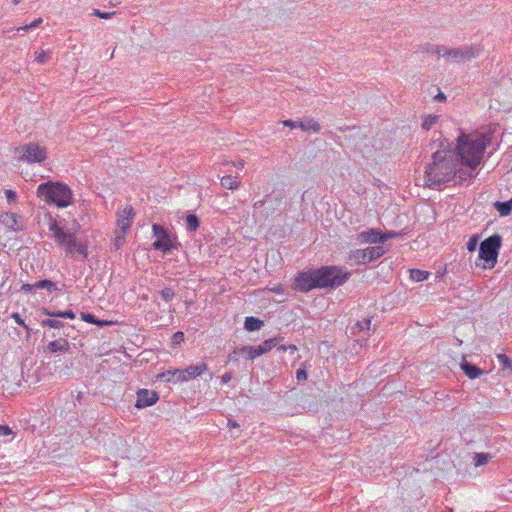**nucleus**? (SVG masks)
<instances>
[{"label":"nucleus","instance_id":"1","mask_svg":"<svg viewBox=\"0 0 512 512\" xmlns=\"http://www.w3.org/2000/svg\"><path fill=\"white\" fill-rule=\"evenodd\" d=\"M490 142L491 137L485 133H462L454 150L447 141L446 144L441 142L440 148L432 154V162L425 168V184L439 188L455 178L466 181L476 177V169Z\"/></svg>","mask_w":512,"mask_h":512},{"label":"nucleus","instance_id":"2","mask_svg":"<svg viewBox=\"0 0 512 512\" xmlns=\"http://www.w3.org/2000/svg\"><path fill=\"white\" fill-rule=\"evenodd\" d=\"M351 272L339 266H323L318 269L300 272L295 278L293 288L299 292H308L315 288H336L343 285Z\"/></svg>","mask_w":512,"mask_h":512},{"label":"nucleus","instance_id":"3","mask_svg":"<svg viewBox=\"0 0 512 512\" xmlns=\"http://www.w3.org/2000/svg\"><path fill=\"white\" fill-rule=\"evenodd\" d=\"M37 195L48 204L58 208H65L72 203L73 194L71 189L59 181H47L37 188Z\"/></svg>","mask_w":512,"mask_h":512},{"label":"nucleus","instance_id":"4","mask_svg":"<svg viewBox=\"0 0 512 512\" xmlns=\"http://www.w3.org/2000/svg\"><path fill=\"white\" fill-rule=\"evenodd\" d=\"M285 194L283 190H274L267 194L263 200L253 205V218L255 222L272 221L281 211Z\"/></svg>","mask_w":512,"mask_h":512},{"label":"nucleus","instance_id":"5","mask_svg":"<svg viewBox=\"0 0 512 512\" xmlns=\"http://www.w3.org/2000/svg\"><path fill=\"white\" fill-rule=\"evenodd\" d=\"M502 245V237L494 234L479 245V260L483 261V269H493L497 263L499 250Z\"/></svg>","mask_w":512,"mask_h":512},{"label":"nucleus","instance_id":"6","mask_svg":"<svg viewBox=\"0 0 512 512\" xmlns=\"http://www.w3.org/2000/svg\"><path fill=\"white\" fill-rule=\"evenodd\" d=\"M49 230L56 241L65 247L67 252H77L82 255L83 258H87V246L78 241L74 233L64 231L63 226H49Z\"/></svg>","mask_w":512,"mask_h":512},{"label":"nucleus","instance_id":"7","mask_svg":"<svg viewBox=\"0 0 512 512\" xmlns=\"http://www.w3.org/2000/svg\"><path fill=\"white\" fill-rule=\"evenodd\" d=\"M155 241L153 248L163 253H169L177 247V237L167 226H152Z\"/></svg>","mask_w":512,"mask_h":512},{"label":"nucleus","instance_id":"8","mask_svg":"<svg viewBox=\"0 0 512 512\" xmlns=\"http://www.w3.org/2000/svg\"><path fill=\"white\" fill-rule=\"evenodd\" d=\"M386 252L387 249L384 246H373L362 250L358 249L349 254L348 262L357 265L366 264L380 258Z\"/></svg>","mask_w":512,"mask_h":512},{"label":"nucleus","instance_id":"9","mask_svg":"<svg viewBox=\"0 0 512 512\" xmlns=\"http://www.w3.org/2000/svg\"><path fill=\"white\" fill-rule=\"evenodd\" d=\"M17 151L20 153L19 159L28 163H41L47 158L46 149L33 142L21 145Z\"/></svg>","mask_w":512,"mask_h":512},{"label":"nucleus","instance_id":"10","mask_svg":"<svg viewBox=\"0 0 512 512\" xmlns=\"http://www.w3.org/2000/svg\"><path fill=\"white\" fill-rule=\"evenodd\" d=\"M481 48L478 45H464L458 48H447L445 57L451 58L453 62L461 63L470 61L480 55Z\"/></svg>","mask_w":512,"mask_h":512},{"label":"nucleus","instance_id":"11","mask_svg":"<svg viewBox=\"0 0 512 512\" xmlns=\"http://www.w3.org/2000/svg\"><path fill=\"white\" fill-rule=\"evenodd\" d=\"M398 236V233L396 232H381L377 229H371L367 232H362L360 234V240L361 242H368V243H384L388 239L395 238Z\"/></svg>","mask_w":512,"mask_h":512},{"label":"nucleus","instance_id":"12","mask_svg":"<svg viewBox=\"0 0 512 512\" xmlns=\"http://www.w3.org/2000/svg\"><path fill=\"white\" fill-rule=\"evenodd\" d=\"M159 399L157 392L148 389H139L137 391V400L135 407L142 409L148 406H152Z\"/></svg>","mask_w":512,"mask_h":512},{"label":"nucleus","instance_id":"13","mask_svg":"<svg viewBox=\"0 0 512 512\" xmlns=\"http://www.w3.org/2000/svg\"><path fill=\"white\" fill-rule=\"evenodd\" d=\"M36 289H46L48 291H53V290H57V285H56V283H54L51 280L44 279V280L37 281L34 284H29V283L23 284L21 287V290L26 291V292H31Z\"/></svg>","mask_w":512,"mask_h":512},{"label":"nucleus","instance_id":"14","mask_svg":"<svg viewBox=\"0 0 512 512\" xmlns=\"http://www.w3.org/2000/svg\"><path fill=\"white\" fill-rule=\"evenodd\" d=\"M461 369L470 379H476L482 374H484V370L466 361L465 359L461 363Z\"/></svg>","mask_w":512,"mask_h":512},{"label":"nucleus","instance_id":"15","mask_svg":"<svg viewBox=\"0 0 512 512\" xmlns=\"http://www.w3.org/2000/svg\"><path fill=\"white\" fill-rule=\"evenodd\" d=\"M117 224H126V222H132L135 217L134 209L131 205H126L122 210L117 212Z\"/></svg>","mask_w":512,"mask_h":512},{"label":"nucleus","instance_id":"16","mask_svg":"<svg viewBox=\"0 0 512 512\" xmlns=\"http://www.w3.org/2000/svg\"><path fill=\"white\" fill-rule=\"evenodd\" d=\"M208 369V366L205 363H200L197 365H190L186 369H184V372L186 374V379L195 378L197 376H200L203 372H205Z\"/></svg>","mask_w":512,"mask_h":512},{"label":"nucleus","instance_id":"17","mask_svg":"<svg viewBox=\"0 0 512 512\" xmlns=\"http://www.w3.org/2000/svg\"><path fill=\"white\" fill-rule=\"evenodd\" d=\"M69 349V343L66 339H60L50 342L47 345V350L56 353V352H66Z\"/></svg>","mask_w":512,"mask_h":512},{"label":"nucleus","instance_id":"18","mask_svg":"<svg viewBox=\"0 0 512 512\" xmlns=\"http://www.w3.org/2000/svg\"><path fill=\"white\" fill-rule=\"evenodd\" d=\"M129 227L130 226H121L120 229L115 231V238L113 242L115 250H118L125 242V235Z\"/></svg>","mask_w":512,"mask_h":512},{"label":"nucleus","instance_id":"19","mask_svg":"<svg viewBox=\"0 0 512 512\" xmlns=\"http://www.w3.org/2000/svg\"><path fill=\"white\" fill-rule=\"evenodd\" d=\"M298 127L301 128L303 131L311 130L313 132H319L321 128L320 124L313 119L298 121Z\"/></svg>","mask_w":512,"mask_h":512},{"label":"nucleus","instance_id":"20","mask_svg":"<svg viewBox=\"0 0 512 512\" xmlns=\"http://www.w3.org/2000/svg\"><path fill=\"white\" fill-rule=\"evenodd\" d=\"M42 313L50 316V317H59V318H68V319H74L75 313L72 310H66V311H50L46 308L42 309Z\"/></svg>","mask_w":512,"mask_h":512},{"label":"nucleus","instance_id":"21","mask_svg":"<svg viewBox=\"0 0 512 512\" xmlns=\"http://www.w3.org/2000/svg\"><path fill=\"white\" fill-rule=\"evenodd\" d=\"M263 325L264 323L262 320L253 316L247 317L244 322V328L248 331L259 330Z\"/></svg>","mask_w":512,"mask_h":512},{"label":"nucleus","instance_id":"22","mask_svg":"<svg viewBox=\"0 0 512 512\" xmlns=\"http://www.w3.org/2000/svg\"><path fill=\"white\" fill-rule=\"evenodd\" d=\"M494 207L502 216L509 215L512 211V198L508 201L500 202L496 201Z\"/></svg>","mask_w":512,"mask_h":512},{"label":"nucleus","instance_id":"23","mask_svg":"<svg viewBox=\"0 0 512 512\" xmlns=\"http://www.w3.org/2000/svg\"><path fill=\"white\" fill-rule=\"evenodd\" d=\"M239 183L240 182L237 180L236 176L226 175L221 178V185H222V187H224L226 189H230V190L237 189L239 186Z\"/></svg>","mask_w":512,"mask_h":512},{"label":"nucleus","instance_id":"24","mask_svg":"<svg viewBox=\"0 0 512 512\" xmlns=\"http://www.w3.org/2000/svg\"><path fill=\"white\" fill-rule=\"evenodd\" d=\"M255 346H243L240 348H235L233 350V354H242L249 360H254L257 358V355H254Z\"/></svg>","mask_w":512,"mask_h":512},{"label":"nucleus","instance_id":"25","mask_svg":"<svg viewBox=\"0 0 512 512\" xmlns=\"http://www.w3.org/2000/svg\"><path fill=\"white\" fill-rule=\"evenodd\" d=\"M81 318L83 321L87 322V323H90V324H95L99 327H104L105 325H108L109 323L107 321H103V320H99L95 317V315L91 314V313H85V312H82L81 313Z\"/></svg>","mask_w":512,"mask_h":512},{"label":"nucleus","instance_id":"26","mask_svg":"<svg viewBox=\"0 0 512 512\" xmlns=\"http://www.w3.org/2000/svg\"><path fill=\"white\" fill-rule=\"evenodd\" d=\"M497 359L503 370H508V375L512 374V360L506 354H497Z\"/></svg>","mask_w":512,"mask_h":512},{"label":"nucleus","instance_id":"27","mask_svg":"<svg viewBox=\"0 0 512 512\" xmlns=\"http://www.w3.org/2000/svg\"><path fill=\"white\" fill-rule=\"evenodd\" d=\"M283 340L282 337H274L265 340L260 345L262 346L265 353L269 352L273 347H276Z\"/></svg>","mask_w":512,"mask_h":512},{"label":"nucleus","instance_id":"28","mask_svg":"<svg viewBox=\"0 0 512 512\" xmlns=\"http://www.w3.org/2000/svg\"><path fill=\"white\" fill-rule=\"evenodd\" d=\"M446 49H447V47H445V46L427 44L426 48H425V51L427 53L432 54V55H437V56L445 57Z\"/></svg>","mask_w":512,"mask_h":512},{"label":"nucleus","instance_id":"29","mask_svg":"<svg viewBox=\"0 0 512 512\" xmlns=\"http://www.w3.org/2000/svg\"><path fill=\"white\" fill-rule=\"evenodd\" d=\"M429 273L427 271H422L419 269H411L410 270V277L413 281L421 282L428 278Z\"/></svg>","mask_w":512,"mask_h":512},{"label":"nucleus","instance_id":"30","mask_svg":"<svg viewBox=\"0 0 512 512\" xmlns=\"http://www.w3.org/2000/svg\"><path fill=\"white\" fill-rule=\"evenodd\" d=\"M438 116L428 115L423 118L422 128L426 131L430 130L431 127L437 122Z\"/></svg>","mask_w":512,"mask_h":512},{"label":"nucleus","instance_id":"31","mask_svg":"<svg viewBox=\"0 0 512 512\" xmlns=\"http://www.w3.org/2000/svg\"><path fill=\"white\" fill-rule=\"evenodd\" d=\"M490 458L491 456L488 453H476L474 456L475 466L479 467L485 465Z\"/></svg>","mask_w":512,"mask_h":512},{"label":"nucleus","instance_id":"32","mask_svg":"<svg viewBox=\"0 0 512 512\" xmlns=\"http://www.w3.org/2000/svg\"><path fill=\"white\" fill-rule=\"evenodd\" d=\"M41 326L59 329L64 326V323L62 321H58V320H54V319H43L41 321Z\"/></svg>","mask_w":512,"mask_h":512},{"label":"nucleus","instance_id":"33","mask_svg":"<svg viewBox=\"0 0 512 512\" xmlns=\"http://www.w3.org/2000/svg\"><path fill=\"white\" fill-rule=\"evenodd\" d=\"M172 377H174V383L187 381L184 369L173 370Z\"/></svg>","mask_w":512,"mask_h":512},{"label":"nucleus","instance_id":"34","mask_svg":"<svg viewBox=\"0 0 512 512\" xmlns=\"http://www.w3.org/2000/svg\"><path fill=\"white\" fill-rule=\"evenodd\" d=\"M479 242V235L475 234L472 235L467 243V249L470 252H473L476 250Z\"/></svg>","mask_w":512,"mask_h":512},{"label":"nucleus","instance_id":"35","mask_svg":"<svg viewBox=\"0 0 512 512\" xmlns=\"http://www.w3.org/2000/svg\"><path fill=\"white\" fill-rule=\"evenodd\" d=\"M161 297L163 298L164 301L166 302H169L173 299V297L175 296V292L173 291V289L171 288H164L161 292Z\"/></svg>","mask_w":512,"mask_h":512},{"label":"nucleus","instance_id":"36","mask_svg":"<svg viewBox=\"0 0 512 512\" xmlns=\"http://www.w3.org/2000/svg\"><path fill=\"white\" fill-rule=\"evenodd\" d=\"M116 12H102L99 9H94L92 15L97 16L101 19H110Z\"/></svg>","mask_w":512,"mask_h":512},{"label":"nucleus","instance_id":"37","mask_svg":"<svg viewBox=\"0 0 512 512\" xmlns=\"http://www.w3.org/2000/svg\"><path fill=\"white\" fill-rule=\"evenodd\" d=\"M0 222H2L3 224L8 223V222H12L13 224H16L17 223L16 215L13 213H7L4 216H1Z\"/></svg>","mask_w":512,"mask_h":512},{"label":"nucleus","instance_id":"38","mask_svg":"<svg viewBox=\"0 0 512 512\" xmlns=\"http://www.w3.org/2000/svg\"><path fill=\"white\" fill-rule=\"evenodd\" d=\"M172 373H173V370H167V371L161 373L158 377L164 378L165 381H167V382H173L174 377H172Z\"/></svg>","mask_w":512,"mask_h":512},{"label":"nucleus","instance_id":"39","mask_svg":"<svg viewBox=\"0 0 512 512\" xmlns=\"http://www.w3.org/2000/svg\"><path fill=\"white\" fill-rule=\"evenodd\" d=\"M186 224H199V219L195 214H186Z\"/></svg>","mask_w":512,"mask_h":512},{"label":"nucleus","instance_id":"40","mask_svg":"<svg viewBox=\"0 0 512 512\" xmlns=\"http://www.w3.org/2000/svg\"><path fill=\"white\" fill-rule=\"evenodd\" d=\"M12 318L15 320V322L18 325H20V326H22V327H24L25 329L28 330L27 325L25 324L24 320L21 318V316L18 313H13L12 314Z\"/></svg>","mask_w":512,"mask_h":512},{"label":"nucleus","instance_id":"41","mask_svg":"<svg viewBox=\"0 0 512 512\" xmlns=\"http://www.w3.org/2000/svg\"><path fill=\"white\" fill-rule=\"evenodd\" d=\"M357 325L360 327L361 330H370L371 318H366L364 319L363 322H358Z\"/></svg>","mask_w":512,"mask_h":512},{"label":"nucleus","instance_id":"42","mask_svg":"<svg viewBox=\"0 0 512 512\" xmlns=\"http://www.w3.org/2000/svg\"><path fill=\"white\" fill-rule=\"evenodd\" d=\"M48 59H49V54L45 51H41L36 57V60L39 63H45Z\"/></svg>","mask_w":512,"mask_h":512},{"label":"nucleus","instance_id":"43","mask_svg":"<svg viewBox=\"0 0 512 512\" xmlns=\"http://www.w3.org/2000/svg\"><path fill=\"white\" fill-rule=\"evenodd\" d=\"M5 195L9 203L14 202L17 198L16 193L10 189L5 190Z\"/></svg>","mask_w":512,"mask_h":512},{"label":"nucleus","instance_id":"44","mask_svg":"<svg viewBox=\"0 0 512 512\" xmlns=\"http://www.w3.org/2000/svg\"><path fill=\"white\" fill-rule=\"evenodd\" d=\"M296 378L298 381L307 379V372L304 369H298L296 372Z\"/></svg>","mask_w":512,"mask_h":512},{"label":"nucleus","instance_id":"45","mask_svg":"<svg viewBox=\"0 0 512 512\" xmlns=\"http://www.w3.org/2000/svg\"><path fill=\"white\" fill-rule=\"evenodd\" d=\"M12 434V430L6 425H0V436H7Z\"/></svg>","mask_w":512,"mask_h":512},{"label":"nucleus","instance_id":"46","mask_svg":"<svg viewBox=\"0 0 512 512\" xmlns=\"http://www.w3.org/2000/svg\"><path fill=\"white\" fill-rule=\"evenodd\" d=\"M184 340V333L181 331H178L173 336L174 343H180Z\"/></svg>","mask_w":512,"mask_h":512},{"label":"nucleus","instance_id":"47","mask_svg":"<svg viewBox=\"0 0 512 512\" xmlns=\"http://www.w3.org/2000/svg\"><path fill=\"white\" fill-rule=\"evenodd\" d=\"M282 123L284 126L292 128V129L298 127V121L284 120Z\"/></svg>","mask_w":512,"mask_h":512},{"label":"nucleus","instance_id":"48","mask_svg":"<svg viewBox=\"0 0 512 512\" xmlns=\"http://www.w3.org/2000/svg\"><path fill=\"white\" fill-rule=\"evenodd\" d=\"M232 377H233V375L231 372H226L225 374H223L221 376V382L226 384L231 381Z\"/></svg>","mask_w":512,"mask_h":512},{"label":"nucleus","instance_id":"49","mask_svg":"<svg viewBox=\"0 0 512 512\" xmlns=\"http://www.w3.org/2000/svg\"><path fill=\"white\" fill-rule=\"evenodd\" d=\"M263 354H265V352H264L262 346L261 345L255 346L254 355H257V357H259Z\"/></svg>","mask_w":512,"mask_h":512},{"label":"nucleus","instance_id":"50","mask_svg":"<svg viewBox=\"0 0 512 512\" xmlns=\"http://www.w3.org/2000/svg\"><path fill=\"white\" fill-rule=\"evenodd\" d=\"M42 21H43L42 18H38L30 23V27H32V29L36 28L42 23Z\"/></svg>","mask_w":512,"mask_h":512},{"label":"nucleus","instance_id":"51","mask_svg":"<svg viewBox=\"0 0 512 512\" xmlns=\"http://www.w3.org/2000/svg\"><path fill=\"white\" fill-rule=\"evenodd\" d=\"M446 99V96L444 95V93L442 92H439L436 96H435V100L437 101H444Z\"/></svg>","mask_w":512,"mask_h":512},{"label":"nucleus","instance_id":"52","mask_svg":"<svg viewBox=\"0 0 512 512\" xmlns=\"http://www.w3.org/2000/svg\"><path fill=\"white\" fill-rule=\"evenodd\" d=\"M228 426L231 427V428H236V427H239V424L236 423L235 421L229 419L228 420Z\"/></svg>","mask_w":512,"mask_h":512},{"label":"nucleus","instance_id":"53","mask_svg":"<svg viewBox=\"0 0 512 512\" xmlns=\"http://www.w3.org/2000/svg\"><path fill=\"white\" fill-rule=\"evenodd\" d=\"M30 29H32V27H30V24H28V25H24V26L19 27L17 30L18 31H20V30H22V31H29Z\"/></svg>","mask_w":512,"mask_h":512},{"label":"nucleus","instance_id":"54","mask_svg":"<svg viewBox=\"0 0 512 512\" xmlns=\"http://www.w3.org/2000/svg\"><path fill=\"white\" fill-rule=\"evenodd\" d=\"M233 165H234V166H236V167H238V168H243V166H244V162H243V161H239V162H237V163H234Z\"/></svg>","mask_w":512,"mask_h":512},{"label":"nucleus","instance_id":"55","mask_svg":"<svg viewBox=\"0 0 512 512\" xmlns=\"http://www.w3.org/2000/svg\"><path fill=\"white\" fill-rule=\"evenodd\" d=\"M287 349H290V350H292V351H296V350H297V348H296V346H295V345H289V346L287 347Z\"/></svg>","mask_w":512,"mask_h":512},{"label":"nucleus","instance_id":"56","mask_svg":"<svg viewBox=\"0 0 512 512\" xmlns=\"http://www.w3.org/2000/svg\"><path fill=\"white\" fill-rule=\"evenodd\" d=\"M278 349H279V350H282V351H286V350H287V346H285V345H280V346L278 347Z\"/></svg>","mask_w":512,"mask_h":512},{"label":"nucleus","instance_id":"57","mask_svg":"<svg viewBox=\"0 0 512 512\" xmlns=\"http://www.w3.org/2000/svg\"><path fill=\"white\" fill-rule=\"evenodd\" d=\"M50 224H54V225L61 224V221L58 222L56 219H53V220H51Z\"/></svg>","mask_w":512,"mask_h":512},{"label":"nucleus","instance_id":"58","mask_svg":"<svg viewBox=\"0 0 512 512\" xmlns=\"http://www.w3.org/2000/svg\"><path fill=\"white\" fill-rule=\"evenodd\" d=\"M188 227L190 228L191 231H195L199 226L193 225Z\"/></svg>","mask_w":512,"mask_h":512},{"label":"nucleus","instance_id":"59","mask_svg":"<svg viewBox=\"0 0 512 512\" xmlns=\"http://www.w3.org/2000/svg\"><path fill=\"white\" fill-rule=\"evenodd\" d=\"M235 355H236V354H233V352H232V353L229 355V359H230V360L234 359V358H235Z\"/></svg>","mask_w":512,"mask_h":512},{"label":"nucleus","instance_id":"60","mask_svg":"<svg viewBox=\"0 0 512 512\" xmlns=\"http://www.w3.org/2000/svg\"><path fill=\"white\" fill-rule=\"evenodd\" d=\"M22 227H23V226H17V228H14V231L22 230Z\"/></svg>","mask_w":512,"mask_h":512},{"label":"nucleus","instance_id":"61","mask_svg":"<svg viewBox=\"0 0 512 512\" xmlns=\"http://www.w3.org/2000/svg\"><path fill=\"white\" fill-rule=\"evenodd\" d=\"M14 4H18L20 1L19 0H13Z\"/></svg>","mask_w":512,"mask_h":512}]
</instances>
